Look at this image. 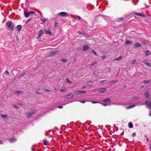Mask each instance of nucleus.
Listing matches in <instances>:
<instances>
[{
    "label": "nucleus",
    "mask_w": 151,
    "mask_h": 151,
    "mask_svg": "<svg viewBox=\"0 0 151 151\" xmlns=\"http://www.w3.org/2000/svg\"><path fill=\"white\" fill-rule=\"evenodd\" d=\"M117 81V80L112 81H111V83H116Z\"/></svg>",
    "instance_id": "72a5a7b5"
},
{
    "label": "nucleus",
    "mask_w": 151,
    "mask_h": 151,
    "mask_svg": "<svg viewBox=\"0 0 151 151\" xmlns=\"http://www.w3.org/2000/svg\"><path fill=\"white\" fill-rule=\"evenodd\" d=\"M66 91V90L65 88H64V89H61L60 90V92H63V91Z\"/></svg>",
    "instance_id": "2f4dec72"
},
{
    "label": "nucleus",
    "mask_w": 151,
    "mask_h": 151,
    "mask_svg": "<svg viewBox=\"0 0 151 151\" xmlns=\"http://www.w3.org/2000/svg\"><path fill=\"white\" fill-rule=\"evenodd\" d=\"M44 144L45 145H47L49 144V142L47 140H45L44 142Z\"/></svg>",
    "instance_id": "6ab92c4d"
},
{
    "label": "nucleus",
    "mask_w": 151,
    "mask_h": 151,
    "mask_svg": "<svg viewBox=\"0 0 151 151\" xmlns=\"http://www.w3.org/2000/svg\"><path fill=\"white\" fill-rule=\"evenodd\" d=\"M36 112L35 110H33L31 111L30 112L27 113V116L28 117H30L32 116L33 114H34Z\"/></svg>",
    "instance_id": "f03ea898"
},
{
    "label": "nucleus",
    "mask_w": 151,
    "mask_h": 151,
    "mask_svg": "<svg viewBox=\"0 0 151 151\" xmlns=\"http://www.w3.org/2000/svg\"><path fill=\"white\" fill-rule=\"evenodd\" d=\"M144 94L145 97L147 99H150V95L147 91Z\"/></svg>",
    "instance_id": "20e7f679"
},
{
    "label": "nucleus",
    "mask_w": 151,
    "mask_h": 151,
    "mask_svg": "<svg viewBox=\"0 0 151 151\" xmlns=\"http://www.w3.org/2000/svg\"><path fill=\"white\" fill-rule=\"evenodd\" d=\"M80 101L82 103H84L86 102V101Z\"/></svg>",
    "instance_id": "58836bf2"
},
{
    "label": "nucleus",
    "mask_w": 151,
    "mask_h": 151,
    "mask_svg": "<svg viewBox=\"0 0 151 151\" xmlns=\"http://www.w3.org/2000/svg\"><path fill=\"white\" fill-rule=\"evenodd\" d=\"M149 67H151V63H150V66H149Z\"/></svg>",
    "instance_id": "13d9d810"
},
{
    "label": "nucleus",
    "mask_w": 151,
    "mask_h": 151,
    "mask_svg": "<svg viewBox=\"0 0 151 151\" xmlns=\"http://www.w3.org/2000/svg\"><path fill=\"white\" fill-rule=\"evenodd\" d=\"M68 83H72V82H70L68 78L66 79Z\"/></svg>",
    "instance_id": "f704fd0d"
},
{
    "label": "nucleus",
    "mask_w": 151,
    "mask_h": 151,
    "mask_svg": "<svg viewBox=\"0 0 151 151\" xmlns=\"http://www.w3.org/2000/svg\"><path fill=\"white\" fill-rule=\"evenodd\" d=\"M17 29L18 31H19L21 30L22 28V27L21 25H18L17 26Z\"/></svg>",
    "instance_id": "a211bd4d"
},
{
    "label": "nucleus",
    "mask_w": 151,
    "mask_h": 151,
    "mask_svg": "<svg viewBox=\"0 0 151 151\" xmlns=\"http://www.w3.org/2000/svg\"><path fill=\"white\" fill-rule=\"evenodd\" d=\"M16 140L17 139L16 138H12L9 139V141L11 143H13L14 142L16 141Z\"/></svg>",
    "instance_id": "ddd939ff"
},
{
    "label": "nucleus",
    "mask_w": 151,
    "mask_h": 151,
    "mask_svg": "<svg viewBox=\"0 0 151 151\" xmlns=\"http://www.w3.org/2000/svg\"><path fill=\"white\" fill-rule=\"evenodd\" d=\"M5 72L6 74L8 75L9 74V72H8V71H7V70L5 71Z\"/></svg>",
    "instance_id": "a19ab883"
},
{
    "label": "nucleus",
    "mask_w": 151,
    "mask_h": 151,
    "mask_svg": "<svg viewBox=\"0 0 151 151\" xmlns=\"http://www.w3.org/2000/svg\"><path fill=\"white\" fill-rule=\"evenodd\" d=\"M135 135H136V134L135 133H133V134H132V135L133 136H135Z\"/></svg>",
    "instance_id": "3c124183"
},
{
    "label": "nucleus",
    "mask_w": 151,
    "mask_h": 151,
    "mask_svg": "<svg viewBox=\"0 0 151 151\" xmlns=\"http://www.w3.org/2000/svg\"><path fill=\"white\" fill-rule=\"evenodd\" d=\"M122 56H120L118 58H117L114 60V61H119L121 60L122 58Z\"/></svg>",
    "instance_id": "412c9836"
},
{
    "label": "nucleus",
    "mask_w": 151,
    "mask_h": 151,
    "mask_svg": "<svg viewBox=\"0 0 151 151\" xmlns=\"http://www.w3.org/2000/svg\"><path fill=\"white\" fill-rule=\"evenodd\" d=\"M24 14L25 17H28L29 16V13H27L25 11L24 12Z\"/></svg>",
    "instance_id": "4be33fe9"
},
{
    "label": "nucleus",
    "mask_w": 151,
    "mask_h": 151,
    "mask_svg": "<svg viewBox=\"0 0 151 151\" xmlns=\"http://www.w3.org/2000/svg\"><path fill=\"white\" fill-rule=\"evenodd\" d=\"M44 30L46 34H47L50 35H52V32H51L49 30H47L46 29H44Z\"/></svg>",
    "instance_id": "6e6552de"
},
{
    "label": "nucleus",
    "mask_w": 151,
    "mask_h": 151,
    "mask_svg": "<svg viewBox=\"0 0 151 151\" xmlns=\"http://www.w3.org/2000/svg\"><path fill=\"white\" fill-rule=\"evenodd\" d=\"M141 45L140 44L138 43H135L134 45V47H141Z\"/></svg>",
    "instance_id": "1a4fd4ad"
},
{
    "label": "nucleus",
    "mask_w": 151,
    "mask_h": 151,
    "mask_svg": "<svg viewBox=\"0 0 151 151\" xmlns=\"http://www.w3.org/2000/svg\"><path fill=\"white\" fill-rule=\"evenodd\" d=\"M149 115L150 116H151V113H150L149 114Z\"/></svg>",
    "instance_id": "4d7b16f0"
},
{
    "label": "nucleus",
    "mask_w": 151,
    "mask_h": 151,
    "mask_svg": "<svg viewBox=\"0 0 151 151\" xmlns=\"http://www.w3.org/2000/svg\"><path fill=\"white\" fill-rule=\"evenodd\" d=\"M145 104L147 108H151V102L150 101H146L145 102Z\"/></svg>",
    "instance_id": "39448f33"
},
{
    "label": "nucleus",
    "mask_w": 151,
    "mask_h": 151,
    "mask_svg": "<svg viewBox=\"0 0 151 151\" xmlns=\"http://www.w3.org/2000/svg\"><path fill=\"white\" fill-rule=\"evenodd\" d=\"M75 93L77 95H79L81 93L80 91H76L75 92Z\"/></svg>",
    "instance_id": "bb28decb"
},
{
    "label": "nucleus",
    "mask_w": 151,
    "mask_h": 151,
    "mask_svg": "<svg viewBox=\"0 0 151 151\" xmlns=\"http://www.w3.org/2000/svg\"><path fill=\"white\" fill-rule=\"evenodd\" d=\"M35 12L33 11H31L29 12V15H31L32 14H35Z\"/></svg>",
    "instance_id": "cd10ccee"
},
{
    "label": "nucleus",
    "mask_w": 151,
    "mask_h": 151,
    "mask_svg": "<svg viewBox=\"0 0 151 151\" xmlns=\"http://www.w3.org/2000/svg\"><path fill=\"white\" fill-rule=\"evenodd\" d=\"M24 73H22V74H21V75H20V77H21L22 76H23L24 75Z\"/></svg>",
    "instance_id": "79ce46f5"
},
{
    "label": "nucleus",
    "mask_w": 151,
    "mask_h": 151,
    "mask_svg": "<svg viewBox=\"0 0 151 151\" xmlns=\"http://www.w3.org/2000/svg\"><path fill=\"white\" fill-rule=\"evenodd\" d=\"M145 55L146 56L150 55V53L149 51L147 50L145 52Z\"/></svg>",
    "instance_id": "5701e85b"
},
{
    "label": "nucleus",
    "mask_w": 151,
    "mask_h": 151,
    "mask_svg": "<svg viewBox=\"0 0 151 151\" xmlns=\"http://www.w3.org/2000/svg\"><path fill=\"white\" fill-rule=\"evenodd\" d=\"M86 87V86H83L82 87V88H84Z\"/></svg>",
    "instance_id": "864d4df0"
},
{
    "label": "nucleus",
    "mask_w": 151,
    "mask_h": 151,
    "mask_svg": "<svg viewBox=\"0 0 151 151\" xmlns=\"http://www.w3.org/2000/svg\"><path fill=\"white\" fill-rule=\"evenodd\" d=\"M103 105L104 106H106L107 105V104H103Z\"/></svg>",
    "instance_id": "5fc2aeb1"
},
{
    "label": "nucleus",
    "mask_w": 151,
    "mask_h": 151,
    "mask_svg": "<svg viewBox=\"0 0 151 151\" xmlns=\"http://www.w3.org/2000/svg\"><path fill=\"white\" fill-rule=\"evenodd\" d=\"M103 101L104 102H109V103H110L111 102V100L109 98H107V99H104V100H103Z\"/></svg>",
    "instance_id": "4468645a"
},
{
    "label": "nucleus",
    "mask_w": 151,
    "mask_h": 151,
    "mask_svg": "<svg viewBox=\"0 0 151 151\" xmlns=\"http://www.w3.org/2000/svg\"><path fill=\"white\" fill-rule=\"evenodd\" d=\"M92 52L94 54V55H96L97 56V54H96V52L94 50L92 51Z\"/></svg>",
    "instance_id": "ea45409f"
},
{
    "label": "nucleus",
    "mask_w": 151,
    "mask_h": 151,
    "mask_svg": "<svg viewBox=\"0 0 151 151\" xmlns=\"http://www.w3.org/2000/svg\"><path fill=\"white\" fill-rule=\"evenodd\" d=\"M120 20H122V18H120Z\"/></svg>",
    "instance_id": "052dcab7"
},
{
    "label": "nucleus",
    "mask_w": 151,
    "mask_h": 151,
    "mask_svg": "<svg viewBox=\"0 0 151 151\" xmlns=\"http://www.w3.org/2000/svg\"><path fill=\"white\" fill-rule=\"evenodd\" d=\"M106 90L107 89L106 88H102L99 89V91L100 93H103L106 91Z\"/></svg>",
    "instance_id": "0eeeda50"
},
{
    "label": "nucleus",
    "mask_w": 151,
    "mask_h": 151,
    "mask_svg": "<svg viewBox=\"0 0 151 151\" xmlns=\"http://www.w3.org/2000/svg\"><path fill=\"white\" fill-rule=\"evenodd\" d=\"M6 25L9 29L12 31L13 30L14 26L12 22H8L6 23Z\"/></svg>",
    "instance_id": "f257e3e1"
},
{
    "label": "nucleus",
    "mask_w": 151,
    "mask_h": 151,
    "mask_svg": "<svg viewBox=\"0 0 151 151\" xmlns=\"http://www.w3.org/2000/svg\"><path fill=\"white\" fill-rule=\"evenodd\" d=\"M1 116L2 118H4L6 119H8L9 118L8 116L6 115H1Z\"/></svg>",
    "instance_id": "dca6fc26"
},
{
    "label": "nucleus",
    "mask_w": 151,
    "mask_h": 151,
    "mask_svg": "<svg viewBox=\"0 0 151 151\" xmlns=\"http://www.w3.org/2000/svg\"><path fill=\"white\" fill-rule=\"evenodd\" d=\"M106 57V56L105 55H104L102 56V58L103 59H105Z\"/></svg>",
    "instance_id": "c9c22d12"
},
{
    "label": "nucleus",
    "mask_w": 151,
    "mask_h": 151,
    "mask_svg": "<svg viewBox=\"0 0 151 151\" xmlns=\"http://www.w3.org/2000/svg\"><path fill=\"white\" fill-rule=\"evenodd\" d=\"M89 47L87 45H85L83 46V51H86L89 49Z\"/></svg>",
    "instance_id": "423d86ee"
},
{
    "label": "nucleus",
    "mask_w": 151,
    "mask_h": 151,
    "mask_svg": "<svg viewBox=\"0 0 151 151\" xmlns=\"http://www.w3.org/2000/svg\"><path fill=\"white\" fill-rule=\"evenodd\" d=\"M147 141H148V138L147 137Z\"/></svg>",
    "instance_id": "bf43d9fd"
},
{
    "label": "nucleus",
    "mask_w": 151,
    "mask_h": 151,
    "mask_svg": "<svg viewBox=\"0 0 151 151\" xmlns=\"http://www.w3.org/2000/svg\"><path fill=\"white\" fill-rule=\"evenodd\" d=\"M133 98V99H132V100L135 99H137L138 97H134Z\"/></svg>",
    "instance_id": "49530a36"
},
{
    "label": "nucleus",
    "mask_w": 151,
    "mask_h": 151,
    "mask_svg": "<svg viewBox=\"0 0 151 151\" xmlns=\"http://www.w3.org/2000/svg\"><path fill=\"white\" fill-rule=\"evenodd\" d=\"M136 61V60H134V61L133 62L132 64H133Z\"/></svg>",
    "instance_id": "8fccbe9b"
},
{
    "label": "nucleus",
    "mask_w": 151,
    "mask_h": 151,
    "mask_svg": "<svg viewBox=\"0 0 151 151\" xmlns=\"http://www.w3.org/2000/svg\"><path fill=\"white\" fill-rule=\"evenodd\" d=\"M106 81V80H103V81H101L100 82V83H102V82H104V81Z\"/></svg>",
    "instance_id": "603ef678"
},
{
    "label": "nucleus",
    "mask_w": 151,
    "mask_h": 151,
    "mask_svg": "<svg viewBox=\"0 0 151 151\" xmlns=\"http://www.w3.org/2000/svg\"><path fill=\"white\" fill-rule=\"evenodd\" d=\"M76 17L78 18V19L80 20V19H81V17L79 16H77Z\"/></svg>",
    "instance_id": "37998d69"
},
{
    "label": "nucleus",
    "mask_w": 151,
    "mask_h": 151,
    "mask_svg": "<svg viewBox=\"0 0 151 151\" xmlns=\"http://www.w3.org/2000/svg\"><path fill=\"white\" fill-rule=\"evenodd\" d=\"M81 93H86V92L85 91H80Z\"/></svg>",
    "instance_id": "c03bdc74"
},
{
    "label": "nucleus",
    "mask_w": 151,
    "mask_h": 151,
    "mask_svg": "<svg viewBox=\"0 0 151 151\" xmlns=\"http://www.w3.org/2000/svg\"><path fill=\"white\" fill-rule=\"evenodd\" d=\"M17 93L18 94H23V92L22 91H17Z\"/></svg>",
    "instance_id": "c756f323"
},
{
    "label": "nucleus",
    "mask_w": 151,
    "mask_h": 151,
    "mask_svg": "<svg viewBox=\"0 0 151 151\" xmlns=\"http://www.w3.org/2000/svg\"><path fill=\"white\" fill-rule=\"evenodd\" d=\"M97 63V62H93L92 63L90 64L89 65V66L90 67H91V66L94 65H95Z\"/></svg>",
    "instance_id": "393cba45"
},
{
    "label": "nucleus",
    "mask_w": 151,
    "mask_h": 151,
    "mask_svg": "<svg viewBox=\"0 0 151 151\" xmlns=\"http://www.w3.org/2000/svg\"><path fill=\"white\" fill-rule=\"evenodd\" d=\"M88 84V85L91 86L93 84V83L91 82H89Z\"/></svg>",
    "instance_id": "473e14b6"
},
{
    "label": "nucleus",
    "mask_w": 151,
    "mask_h": 151,
    "mask_svg": "<svg viewBox=\"0 0 151 151\" xmlns=\"http://www.w3.org/2000/svg\"><path fill=\"white\" fill-rule=\"evenodd\" d=\"M73 97V95L71 94L69 95H67L65 97V98L68 99L70 98Z\"/></svg>",
    "instance_id": "f8f14e48"
},
{
    "label": "nucleus",
    "mask_w": 151,
    "mask_h": 151,
    "mask_svg": "<svg viewBox=\"0 0 151 151\" xmlns=\"http://www.w3.org/2000/svg\"><path fill=\"white\" fill-rule=\"evenodd\" d=\"M58 14L63 17L65 16H68L69 15V14H68L67 13L64 12H60Z\"/></svg>",
    "instance_id": "7ed1b4c3"
},
{
    "label": "nucleus",
    "mask_w": 151,
    "mask_h": 151,
    "mask_svg": "<svg viewBox=\"0 0 151 151\" xmlns=\"http://www.w3.org/2000/svg\"><path fill=\"white\" fill-rule=\"evenodd\" d=\"M56 51H54L51 52L50 55V56H51L55 55L56 53Z\"/></svg>",
    "instance_id": "f3484780"
},
{
    "label": "nucleus",
    "mask_w": 151,
    "mask_h": 151,
    "mask_svg": "<svg viewBox=\"0 0 151 151\" xmlns=\"http://www.w3.org/2000/svg\"><path fill=\"white\" fill-rule=\"evenodd\" d=\"M135 14L137 16H141L142 17H145V14H140L137 13H135Z\"/></svg>",
    "instance_id": "9b49d317"
},
{
    "label": "nucleus",
    "mask_w": 151,
    "mask_h": 151,
    "mask_svg": "<svg viewBox=\"0 0 151 151\" xmlns=\"http://www.w3.org/2000/svg\"><path fill=\"white\" fill-rule=\"evenodd\" d=\"M128 126L130 128H132L133 127L132 123L131 122H129L128 124Z\"/></svg>",
    "instance_id": "b1692460"
},
{
    "label": "nucleus",
    "mask_w": 151,
    "mask_h": 151,
    "mask_svg": "<svg viewBox=\"0 0 151 151\" xmlns=\"http://www.w3.org/2000/svg\"><path fill=\"white\" fill-rule=\"evenodd\" d=\"M14 107H15V108H17V109H18L19 108V107H18L17 106L15 105H14Z\"/></svg>",
    "instance_id": "de8ad7c7"
},
{
    "label": "nucleus",
    "mask_w": 151,
    "mask_h": 151,
    "mask_svg": "<svg viewBox=\"0 0 151 151\" xmlns=\"http://www.w3.org/2000/svg\"><path fill=\"white\" fill-rule=\"evenodd\" d=\"M92 103L93 104H96V103H98V102L97 101H92Z\"/></svg>",
    "instance_id": "a18cd8bd"
},
{
    "label": "nucleus",
    "mask_w": 151,
    "mask_h": 151,
    "mask_svg": "<svg viewBox=\"0 0 151 151\" xmlns=\"http://www.w3.org/2000/svg\"><path fill=\"white\" fill-rule=\"evenodd\" d=\"M41 21H42L43 23H44L46 21V19L45 18H43L41 19Z\"/></svg>",
    "instance_id": "c85d7f7f"
},
{
    "label": "nucleus",
    "mask_w": 151,
    "mask_h": 151,
    "mask_svg": "<svg viewBox=\"0 0 151 151\" xmlns=\"http://www.w3.org/2000/svg\"><path fill=\"white\" fill-rule=\"evenodd\" d=\"M44 33V32L42 30H41L39 31L38 33V38L42 35Z\"/></svg>",
    "instance_id": "9d476101"
},
{
    "label": "nucleus",
    "mask_w": 151,
    "mask_h": 151,
    "mask_svg": "<svg viewBox=\"0 0 151 151\" xmlns=\"http://www.w3.org/2000/svg\"><path fill=\"white\" fill-rule=\"evenodd\" d=\"M0 144H2V142L1 141H0Z\"/></svg>",
    "instance_id": "6e6d98bb"
},
{
    "label": "nucleus",
    "mask_w": 151,
    "mask_h": 151,
    "mask_svg": "<svg viewBox=\"0 0 151 151\" xmlns=\"http://www.w3.org/2000/svg\"><path fill=\"white\" fill-rule=\"evenodd\" d=\"M99 72L98 71H95L94 72L93 74V75H97L98 74Z\"/></svg>",
    "instance_id": "7c9ffc66"
},
{
    "label": "nucleus",
    "mask_w": 151,
    "mask_h": 151,
    "mask_svg": "<svg viewBox=\"0 0 151 151\" xmlns=\"http://www.w3.org/2000/svg\"><path fill=\"white\" fill-rule=\"evenodd\" d=\"M135 106V104H133L127 107V109H130L134 107Z\"/></svg>",
    "instance_id": "aec40b11"
},
{
    "label": "nucleus",
    "mask_w": 151,
    "mask_h": 151,
    "mask_svg": "<svg viewBox=\"0 0 151 151\" xmlns=\"http://www.w3.org/2000/svg\"><path fill=\"white\" fill-rule=\"evenodd\" d=\"M58 107L60 109H62L63 108V106H58Z\"/></svg>",
    "instance_id": "09e8293b"
},
{
    "label": "nucleus",
    "mask_w": 151,
    "mask_h": 151,
    "mask_svg": "<svg viewBox=\"0 0 151 151\" xmlns=\"http://www.w3.org/2000/svg\"><path fill=\"white\" fill-rule=\"evenodd\" d=\"M62 61L63 62H64L65 63V62H66V61H67V60L66 59H62Z\"/></svg>",
    "instance_id": "4c0bfd02"
},
{
    "label": "nucleus",
    "mask_w": 151,
    "mask_h": 151,
    "mask_svg": "<svg viewBox=\"0 0 151 151\" xmlns=\"http://www.w3.org/2000/svg\"><path fill=\"white\" fill-rule=\"evenodd\" d=\"M143 62L147 66L149 67V66H150V63H149L148 62L146 61H143Z\"/></svg>",
    "instance_id": "2eb2a0df"
},
{
    "label": "nucleus",
    "mask_w": 151,
    "mask_h": 151,
    "mask_svg": "<svg viewBox=\"0 0 151 151\" xmlns=\"http://www.w3.org/2000/svg\"><path fill=\"white\" fill-rule=\"evenodd\" d=\"M132 42V41L130 40H126L125 42V44L127 45L129 44H131Z\"/></svg>",
    "instance_id": "a878e982"
},
{
    "label": "nucleus",
    "mask_w": 151,
    "mask_h": 151,
    "mask_svg": "<svg viewBox=\"0 0 151 151\" xmlns=\"http://www.w3.org/2000/svg\"><path fill=\"white\" fill-rule=\"evenodd\" d=\"M150 82V81H145L144 82L145 83H148Z\"/></svg>",
    "instance_id": "e433bc0d"
}]
</instances>
